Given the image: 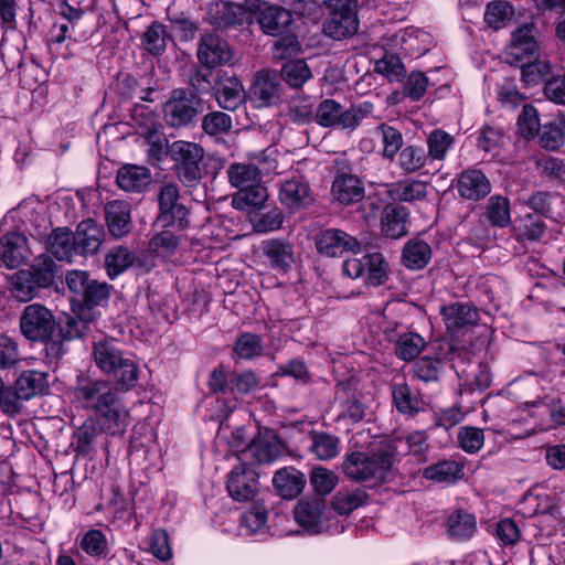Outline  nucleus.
<instances>
[{
	"label": "nucleus",
	"mask_w": 565,
	"mask_h": 565,
	"mask_svg": "<svg viewBox=\"0 0 565 565\" xmlns=\"http://www.w3.org/2000/svg\"><path fill=\"white\" fill-rule=\"evenodd\" d=\"M170 35L166 25L160 22H153L142 35V45L147 52L152 55H161L167 47Z\"/></svg>",
	"instance_id": "obj_48"
},
{
	"label": "nucleus",
	"mask_w": 565,
	"mask_h": 565,
	"mask_svg": "<svg viewBox=\"0 0 565 565\" xmlns=\"http://www.w3.org/2000/svg\"><path fill=\"white\" fill-rule=\"evenodd\" d=\"M371 111L372 105L369 103L344 109L340 103L327 98L317 106L315 121L324 128L334 127L353 131Z\"/></svg>",
	"instance_id": "obj_1"
},
{
	"label": "nucleus",
	"mask_w": 565,
	"mask_h": 565,
	"mask_svg": "<svg viewBox=\"0 0 565 565\" xmlns=\"http://www.w3.org/2000/svg\"><path fill=\"white\" fill-rule=\"evenodd\" d=\"M533 406L537 407L541 413L548 415L551 426L565 425V407L559 398L554 396H544L543 398L533 402Z\"/></svg>",
	"instance_id": "obj_64"
},
{
	"label": "nucleus",
	"mask_w": 565,
	"mask_h": 565,
	"mask_svg": "<svg viewBox=\"0 0 565 565\" xmlns=\"http://www.w3.org/2000/svg\"><path fill=\"white\" fill-rule=\"evenodd\" d=\"M198 58L202 65L212 68L228 63L232 52L225 40L217 34L207 33L200 40Z\"/></svg>",
	"instance_id": "obj_17"
},
{
	"label": "nucleus",
	"mask_w": 565,
	"mask_h": 565,
	"mask_svg": "<svg viewBox=\"0 0 565 565\" xmlns=\"http://www.w3.org/2000/svg\"><path fill=\"white\" fill-rule=\"evenodd\" d=\"M200 111V97L194 92L184 88L173 89L162 107L164 121L173 128L190 126Z\"/></svg>",
	"instance_id": "obj_4"
},
{
	"label": "nucleus",
	"mask_w": 565,
	"mask_h": 565,
	"mask_svg": "<svg viewBox=\"0 0 565 565\" xmlns=\"http://www.w3.org/2000/svg\"><path fill=\"white\" fill-rule=\"evenodd\" d=\"M19 326L22 335L31 342H43L54 335L57 329L53 312L41 303L25 306Z\"/></svg>",
	"instance_id": "obj_5"
},
{
	"label": "nucleus",
	"mask_w": 565,
	"mask_h": 565,
	"mask_svg": "<svg viewBox=\"0 0 565 565\" xmlns=\"http://www.w3.org/2000/svg\"><path fill=\"white\" fill-rule=\"evenodd\" d=\"M367 494L361 489L339 491L332 500L333 509L340 514H349L366 502Z\"/></svg>",
	"instance_id": "obj_53"
},
{
	"label": "nucleus",
	"mask_w": 565,
	"mask_h": 565,
	"mask_svg": "<svg viewBox=\"0 0 565 565\" xmlns=\"http://www.w3.org/2000/svg\"><path fill=\"white\" fill-rule=\"evenodd\" d=\"M281 94V85L277 74L259 72L250 87V98L256 107H268L276 104Z\"/></svg>",
	"instance_id": "obj_21"
},
{
	"label": "nucleus",
	"mask_w": 565,
	"mask_h": 565,
	"mask_svg": "<svg viewBox=\"0 0 565 565\" xmlns=\"http://www.w3.org/2000/svg\"><path fill=\"white\" fill-rule=\"evenodd\" d=\"M111 286L107 282H98L97 280L90 279L86 286L85 292L78 300L75 307L84 309L87 312L88 309L97 306H102L109 298Z\"/></svg>",
	"instance_id": "obj_46"
},
{
	"label": "nucleus",
	"mask_w": 565,
	"mask_h": 565,
	"mask_svg": "<svg viewBox=\"0 0 565 565\" xmlns=\"http://www.w3.org/2000/svg\"><path fill=\"white\" fill-rule=\"evenodd\" d=\"M267 510L260 504H254L241 516V529L244 534H263L266 532Z\"/></svg>",
	"instance_id": "obj_50"
},
{
	"label": "nucleus",
	"mask_w": 565,
	"mask_h": 565,
	"mask_svg": "<svg viewBox=\"0 0 565 565\" xmlns=\"http://www.w3.org/2000/svg\"><path fill=\"white\" fill-rule=\"evenodd\" d=\"M105 222L109 234L115 238L128 235L132 230L131 205L124 200L108 202L105 207Z\"/></svg>",
	"instance_id": "obj_19"
},
{
	"label": "nucleus",
	"mask_w": 565,
	"mask_h": 565,
	"mask_svg": "<svg viewBox=\"0 0 565 565\" xmlns=\"http://www.w3.org/2000/svg\"><path fill=\"white\" fill-rule=\"evenodd\" d=\"M381 135L383 143V157L393 159L403 146V136L396 128L382 124L375 129Z\"/></svg>",
	"instance_id": "obj_62"
},
{
	"label": "nucleus",
	"mask_w": 565,
	"mask_h": 565,
	"mask_svg": "<svg viewBox=\"0 0 565 565\" xmlns=\"http://www.w3.org/2000/svg\"><path fill=\"white\" fill-rule=\"evenodd\" d=\"M171 154L178 164H200L204 150L198 143L179 140L171 145Z\"/></svg>",
	"instance_id": "obj_54"
},
{
	"label": "nucleus",
	"mask_w": 565,
	"mask_h": 565,
	"mask_svg": "<svg viewBox=\"0 0 565 565\" xmlns=\"http://www.w3.org/2000/svg\"><path fill=\"white\" fill-rule=\"evenodd\" d=\"M514 13V8L509 1L493 0L487 4L484 21L493 30H499L512 21Z\"/></svg>",
	"instance_id": "obj_42"
},
{
	"label": "nucleus",
	"mask_w": 565,
	"mask_h": 565,
	"mask_svg": "<svg viewBox=\"0 0 565 565\" xmlns=\"http://www.w3.org/2000/svg\"><path fill=\"white\" fill-rule=\"evenodd\" d=\"M391 194L394 199L404 202L423 200L427 195V184L420 180L397 182L393 185Z\"/></svg>",
	"instance_id": "obj_56"
},
{
	"label": "nucleus",
	"mask_w": 565,
	"mask_h": 565,
	"mask_svg": "<svg viewBox=\"0 0 565 565\" xmlns=\"http://www.w3.org/2000/svg\"><path fill=\"white\" fill-rule=\"evenodd\" d=\"M317 252L327 257H340L344 253L358 254L360 242L349 233L339 228H327L315 236Z\"/></svg>",
	"instance_id": "obj_10"
},
{
	"label": "nucleus",
	"mask_w": 565,
	"mask_h": 565,
	"mask_svg": "<svg viewBox=\"0 0 565 565\" xmlns=\"http://www.w3.org/2000/svg\"><path fill=\"white\" fill-rule=\"evenodd\" d=\"M74 235L81 255H95L106 236L104 227L92 218L82 221Z\"/></svg>",
	"instance_id": "obj_24"
},
{
	"label": "nucleus",
	"mask_w": 565,
	"mask_h": 565,
	"mask_svg": "<svg viewBox=\"0 0 565 565\" xmlns=\"http://www.w3.org/2000/svg\"><path fill=\"white\" fill-rule=\"evenodd\" d=\"M281 77L289 86L299 88L312 77V73L303 60H294L284 64Z\"/></svg>",
	"instance_id": "obj_52"
},
{
	"label": "nucleus",
	"mask_w": 565,
	"mask_h": 565,
	"mask_svg": "<svg viewBox=\"0 0 565 565\" xmlns=\"http://www.w3.org/2000/svg\"><path fill=\"white\" fill-rule=\"evenodd\" d=\"M310 450L320 460H330L340 452V440L328 433H316L311 437Z\"/></svg>",
	"instance_id": "obj_49"
},
{
	"label": "nucleus",
	"mask_w": 565,
	"mask_h": 565,
	"mask_svg": "<svg viewBox=\"0 0 565 565\" xmlns=\"http://www.w3.org/2000/svg\"><path fill=\"white\" fill-rule=\"evenodd\" d=\"M342 271L352 279L363 278L366 285L377 287L387 279V263L381 253H372L361 258L345 259Z\"/></svg>",
	"instance_id": "obj_7"
},
{
	"label": "nucleus",
	"mask_w": 565,
	"mask_h": 565,
	"mask_svg": "<svg viewBox=\"0 0 565 565\" xmlns=\"http://www.w3.org/2000/svg\"><path fill=\"white\" fill-rule=\"evenodd\" d=\"M279 201L292 212L308 206L313 201L309 183L301 175L282 180L279 186Z\"/></svg>",
	"instance_id": "obj_14"
},
{
	"label": "nucleus",
	"mask_w": 565,
	"mask_h": 565,
	"mask_svg": "<svg viewBox=\"0 0 565 565\" xmlns=\"http://www.w3.org/2000/svg\"><path fill=\"white\" fill-rule=\"evenodd\" d=\"M390 451V449L383 446L373 455H367L362 451L352 452L345 456L342 470L347 477L355 481L383 479L385 473L393 466L392 454Z\"/></svg>",
	"instance_id": "obj_2"
},
{
	"label": "nucleus",
	"mask_w": 565,
	"mask_h": 565,
	"mask_svg": "<svg viewBox=\"0 0 565 565\" xmlns=\"http://www.w3.org/2000/svg\"><path fill=\"white\" fill-rule=\"evenodd\" d=\"M456 189L462 199L479 201L491 192L492 186L481 170L470 168L458 175Z\"/></svg>",
	"instance_id": "obj_20"
},
{
	"label": "nucleus",
	"mask_w": 565,
	"mask_h": 565,
	"mask_svg": "<svg viewBox=\"0 0 565 565\" xmlns=\"http://www.w3.org/2000/svg\"><path fill=\"white\" fill-rule=\"evenodd\" d=\"M268 198L267 189L262 184V180L253 184L250 188H246L238 191L233 196V204L235 207L244 210L247 206L259 207Z\"/></svg>",
	"instance_id": "obj_55"
},
{
	"label": "nucleus",
	"mask_w": 565,
	"mask_h": 565,
	"mask_svg": "<svg viewBox=\"0 0 565 565\" xmlns=\"http://www.w3.org/2000/svg\"><path fill=\"white\" fill-rule=\"evenodd\" d=\"M455 142L454 137L443 129H434L427 137V157L443 161Z\"/></svg>",
	"instance_id": "obj_51"
},
{
	"label": "nucleus",
	"mask_w": 565,
	"mask_h": 565,
	"mask_svg": "<svg viewBox=\"0 0 565 565\" xmlns=\"http://www.w3.org/2000/svg\"><path fill=\"white\" fill-rule=\"evenodd\" d=\"M331 9L328 18L323 22V33L328 38L341 41L353 36L359 30V20L356 17V7L344 4V7Z\"/></svg>",
	"instance_id": "obj_11"
},
{
	"label": "nucleus",
	"mask_w": 565,
	"mask_h": 565,
	"mask_svg": "<svg viewBox=\"0 0 565 565\" xmlns=\"http://www.w3.org/2000/svg\"><path fill=\"white\" fill-rule=\"evenodd\" d=\"M111 373L116 376L117 391L128 392L137 384L139 369L131 359L127 358Z\"/></svg>",
	"instance_id": "obj_61"
},
{
	"label": "nucleus",
	"mask_w": 565,
	"mask_h": 565,
	"mask_svg": "<svg viewBox=\"0 0 565 565\" xmlns=\"http://www.w3.org/2000/svg\"><path fill=\"white\" fill-rule=\"evenodd\" d=\"M427 158L422 147L411 145L399 152L398 166L406 173H413L425 167Z\"/></svg>",
	"instance_id": "obj_58"
},
{
	"label": "nucleus",
	"mask_w": 565,
	"mask_h": 565,
	"mask_svg": "<svg viewBox=\"0 0 565 565\" xmlns=\"http://www.w3.org/2000/svg\"><path fill=\"white\" fill-rule=\"evenodd\" d=\"M264 254L270 260V266L280 273H287L295 263L292 246L286 242L270 239L263 245Z\"/></svg>",
	"instance_id": "obj_37"
},
{
	"label": "nucleus",
	"mask_w": 565,
	"mask_h": 565,
	"mask_svg": "<svg viewBox=\"0 0 565 565\" xmlns=\"http://www.w3.org/2000/svg\"><path fill=\"white\" fill-rule=\"evenodd\" d=\"M25 252L26 238L20 233H8L0 239V260L10 269L24 262Z\"/></svg>",
	"instance_id": "obj_26"
},
{
	"label": "nucleus",
	"mask_w": 565,
	"mask_h": 565,
	"mask_svg": "<svg viewBox=\"0 0 565 565\" xmlns=\"http://www.w3.org/2000/svg\"><path fill=\"white\" fill-rule=\"evenodd\" d=\"M20 396L26 401L43 395L49 391L47 373L28 370L23 371L14 381Z\"/></svg>",
	"instance_id": "obj_35"
},
{
	"label": "nucleus",
	"mask_w": 565,
	"mask_h": 565,
	"mask_svg": "<svg viewBox=\"0 0 565 565\" xmlns=\"http://www.w3.org/2000/svg\"><path fill=\"white\" fill-rule=\"evenodd\" d=\"M428 447L427 436L424 431H413L385 445V448L391 450L393 463L398 457L407 454L414 455L418 460H425Z\"/></svg>",
	"instance_id": "obj_25"
},
{
	"label": "nucleus",
	"mask_w": 565,
	"mask_h": 565,
	"mask_svg": "<svg viewBox=\"0 0 565 565\" xmlns=\"http://www.w3.org/2000/svg\"><path fill=\"white\" fill-rule=\"evenodd\" d=\"M75 399L83 408L97 414L119 396L117 388L106 380L78 376L74 388Z\"/></svg>",
	"instance_id": "obj_6"
},
{
	"label": "nucleus",
	"mask_w": 565,
	"mask_h": 565,
	"mask_svg": "<svg viewBox=\"0 0 565 565\" xmlns=\"http://www.w3.org/2000/svg\"><path fill=\"white\" fill-rule=\"evenodd\" d=\"M424 477L428 480L452 483L463 477V466L455 460H443L427 467Z\"/></svg>",
	"instance_id": "obj_40"
},
{
	"label": "nucleus",
	"mask_w": 565,
	"mask_h": 565,
	"mask_svg": "<svg viewBox=\"0 0 565 565\" xmlns=\"http://www.w3.org/2000/svg\"><path fill=\"white\" fill-rule=\"evenodd\" d=\"M392 393L396 408L401 413L413 415L419 411V399L407 384L394 385Z\"/></svg>",
	"instance_id": "obj_59"
},
{
	"label": "nucleus",
	"mask_w": 565,
	"mask_h": 565,
	"mask_svg": "<svg viewBox=\"0 0 565 565\" xmlns=\"http://www.w3.org/2000/svg\"><path fill=\"white\" fill-rule=\"evenodd\" d=\"M409 212L402 205H387L381 218L382 233L386 237L401 238L406 235Z\"/></svg>",
	"instance_id": "obj_30"
},
{
	"label": "nucleus",
	"mask_w": 565,
	"mask_h": 565,
	"mask_svg": "<svg viewBox=\"0 0 565 565\" xmlns=\"http://www.w3.org/2000/svg\"><path fill=\"white\" fill-rule=\"evenodd\" d=\"M76 317H67L58 327V335L66 341L84 337L88 331L90 318L84 309L73 307Z\"/></svg>",
	"instance_id": "obj_43"
},
{
	"label": "nucleus",
	"mask_w": 565,
	"mask_h": 565,
	"mask_svg": "<svg viewBox=\"0 0 565 565\" xmlns=\"http://www.w3.org/2000/svg\"><path fill=\"white\" fill-rule=\"evenodd\" d=\"M230 183L242 191L260 181L259 170L252 163H233L227 169Z\"/></svg>",
	"instance_id": "obj_44"
},
{
	"label": "nucleus",
	"mask_w": 565,
	"mask_h": 565,
	"mask_svg": "<svg viewBox=\"0 0 565 565\" xmlns=\"http://www.w3.org/2000/svg\"><path fill=\"white\" fill-rule=\"evenodd\" d=\"M484 215L492 226L507 227L511 222L509 199L502 195L490 196L487 201Z\"/></svg>",
	"instance_id": "obj_41"
},
{
	"label": "nucleus",
	"mask_w": 565,
	"mask_h": 565,
	"mask_svg": "<svg viewBox=\"0 0 565 565\" xmlns=\"http://www.w3.org/2000/svg\"><path fill=\"white\" fill-rule=\"evenodd\" d=\"M534 26L523 24L512 33L508 56L512 62H523L534 58L537 51V42L534 38Z\"/></svg>",
	"instance_id": "obj_22"
},
{
	"label": "nucleus",
	"mask_w": 565,
	"mask_h": 565,
	"mask_svg": "<svg viewBox=\"0 0 565 565\" xmlns=\"http://www.w3.org/2000/svg\"><path fill=\"white\" fill-rule=\"evenodd\" d=\"M47 249L58 260H71L78 253L75 235L66 227L55 228L47 238Z\"/></svg>",
	"instance_id": "obj_36"
},
{
	"label": "nucleus",
	"mask_w": 565,
	"mask_h": 565,
	"mask_svg": "<svg viewBox=\"0 0 565 565\" xmlns=\"http://www.w3.org/2000/svg\"><path fill=\"white\" fill-rule=\"evenodd\" d=\"M313 100L309 96L296 95L288 104V117L297 125H306L315 120Z\"/></svg>",
	"instance_id": "obj_47"
},
{
	"label": "nucleus",
	"mask_w": 565,
	"mask_h": 565,
	"mask_svg": "<svg viewBox=\"0 0 565 565\" xmlns=\"http://www.w3.org/2000/svg\"><path fill=\"white\" fill-rule=\"evenodd\" d=\"M331 193L335 201L349 205L363 199L364 186L355 175L343 173L334 179Z\"/></svg>",
	"instance_id": "obj_28"
},
{
	"label": "nucleus",
	"mask_w": 565,
	"mask_h": 565,
	"mask_svg": "<svg viewBox=\"0 0 565 565\" xmlns=\"http://www.w3.org/2000/svg\"><path fill=\"white\" fill-rule=\"evenodd\" d=\"M305 483L303 473L292 467L279 469L273 478L275 490L284 499H294L299 495Z\"/></svg>",
	"instance_id": "obj_29"
},
{
	"label": "nucleus",
	"mask_w": 565,
	"mask_h": 565,
	"mask_svg": "<svg viewBox=\"0 0 565 565\" xmlns=\"http://www.w3.org/2000/svg\"><path fill=\"white\" fill-rule=\"evenodd\" d=\"M25 271L30 274L38 287L45 289L55 284V279L60 275V267L50 255L41 254L33 259L30 268Z\"/></svg>",
	"instance_id": "obj_33"
},
{
	"label": "nucleus",
	"mask_w": 565,
	"mask_h": 565,
	"mask_svg": "<svg viewBox=\"0 0 565 565\" xmlns=\"http://www.w3.org/2000/svg\"><path fill=\"white\" fill-rule=\"evenodd\" d=\"M116 181L118 186L127 192H141L149 184V170L128 164L118 170Z\"/></svg>",
	"instance_id": "obj_38"
},
{
	"label": "nucleus",
	"mask_w": 565,
	"mask_h": 565,
	"mask_svg": "<svg viewBox=\"0 0 565 565\" xmlns=\"http://www.w3.org/2000/svg\"><path fill=\"white\" fill-rule=\"evenodd\" d=\"M476 518L463 510H457L448 518V533L457 540L470 539L476 531Z\"/></svg>",
	"instance_id": "obj_45"
},
{
	"label": "nucleus",
	"mask_w": 565,
	"mask_h": 565,
	"mask_svg": "<svg viewBox=\"0 0 565 565\" xmlns=\"http://www.w3.org/2000/svg\"><path fill=\"white\" fill-rule=\"evenodd\" d=\"M157 199L159 213L156 224L179 231L185 230L189 225V210L180 200L178 185L172 182H163L159 188Z\"/></svg>",
	"instance_id": "obj_3"
},
{
	"label": "nucleus",
	"mask_w": 565,
	"mask_h": 565,
	"mask_svg": "<svg viewBox=\"0 0 565 565\" xmlns=\"http://www.w3.org/2000/svg\"><path fill=\"white\" fill-rule=\"evenodd\" d=\"M425 339L416 332H404L395 340V355L403 361H413L425 349Z\"/></svg>",
	"instance_id": "obj_39"
},
{
	"label": "nucleus",
	"mask_w": 565,
	"mask_h": 565,
	"mask_svg": "<svg viewBox=\"0 0 565 565\" xmlns=\"http://www.w3.org/2000/svg\"><path fill=\"white\" fill-rule=\"evenodd\" d=\"M41 288L25 270L18 271L12 280L11 292L19 301L26 302L38 296Z\"/></svg>",
	"instance_id": "obj_57"
},
{
	"label": "nucleus",
	"mask_w": 565,
	"mask_h": 565,
	"mask_svg": "<svg viewBox=\"0 0 565 565\" xmlns=\"http://www.w3.org/2000/svg\"><path fill=\"white\" fill-rule=\"evenodd\" d=\"M99 429L111 436H121L130 425V413L120 396L96 414Z\"/></svg>",
	"instance_id": "obj_15"
},
{
	"label": "nucleus",
	"mask_w": 565,
	"mask_h": 565,
	"mask_svg": "<svg viewBox=\"0 0 565 565\" xmlns=\"http://www.w3.org/2000/svg\"><path fill=\"white\" fill-rule=\"evenodd\" d=\"M210 23L217 28L253 22V11L244 6L230 2H215L209 8Z\"/></svg>",
	"instance_id": "obj_16"
},
{
	"label": "nucleus",
	"mask_w": 565,
	"mask_h": 565,
	"mask_svg": "<svg viewBox=\"0 0 565 565\" xmlns=\"http://www.w3.org/2000/svg\"><path fill=\"white\" fill-rule=\"evenodd\" d=\"M433 256L429 244L418 237L407 241L402 249V263L411 270H420L425 268Z\"/></svg>",
	"instance_id": "obj_31"
},
{
	"label": "nucleus",
	"mask_w": 565,
	"mask_h": 565,
	"mask_svg": "<svg viewBox=\"0 0 565 565\" xmlns=\"http://www.w3.org/2000/svg\"><path fill=\"white\" fill-rule=\"evenodd\" d=\"M393 42L395 46H399L401 51L407 55H423L429 51L430 46L429 34L413 26L396 33Z\"/></svg>",
	"instance_id": "obj_27"
},
{
	"label": "nucleus",
	"mask_w": 565,
	"mask_h": 565,
	"mask_svg": "<svg viewBox=\"0 0 565 565\" xmlns=\"http://www.w3.org/2000/svg\"><path fill=\"white\" fill-rule=\"evenodd\" d=\"M282 443L271 431L259 434L238 457L246 459L253 457L258 463H270L282 454Z\"/></svg>",
	"instance_id": "obj_18"
},
{
	"label": "nucleus",
	"mask_w": 565,
	"mask_h": 565,
	"mask_svg": "<svg viewBox=\"0 0 565 565\" xmlns=\"http://www.w3.org/2000/svg\"><path fill=\"white\" fill-rule=\"evenodd\" d=\"M226 490L230 497L237 502L253 500L259 491L257 472L249 463L239 460L227 475Z\"/></svg>",
	"instance_id": "obj_8"
},
{
	"label": "nucleus",
	"mask_w": 565,
	"mask_h": 565,
	"mask_svg": "<svg viewBox=\"0 0 565 565\" xmlns=\"http://www.w3.org/2000/svg\"><path fill=\"white\" fill-rule=\"evenodd\" d=\"M93 356L96 365L105 373H111L126 359L114 339L94 343Z\"/></svg>",
	"instance_id": "obj_32"
},
{
	"label": "nucleus",
	"mask_w": 565,
	"mask_h": 565,
	"mask_svg": "<svg viewBox=\"0 0 565 565\" xmlns=\"http://www.w3.org/2000/svg\"><path fill=\"white\" fill-rule=\"evenodd\" d=\"M235 353L244 360H252L259 356L263 352L262 338L254 333L241 334L234 345Z\"/></svg>",
	"instance_id": "obj_63"
},
{
	"label": "nucleus",
	"mask_w": 565,
	"mask_h": 565,
	"mask_svg": "<svg viewBox=\"0 0 565 565\" xmlns=\"http://www.w3.org/2000/svg\"><path fill=\"white\" fill-rule=\"evenodd\" d=\"M249 9L253 11V21L256 20L260 30L268 35L282 34L292 21L291 13L287 8L266 1H257Z\"/></svg>",
	"instance_id": "obj_9"
},
{
	"label": "nucleus",
	"mask_w": 565,
	"mask_h": 565,
	"mask_svg": "<svg viewBox=\"0 0 565 565\" xmlns=\"http://www.w3.org/2000/svg\"><path fill=\"white\" fill-rule=\"evenodd\" d=\"M324 499L318 495L299 500L294 509L297 523L312 534L320 533L324 530Z\"/></svg>",
	"instance_id": "obj_13"
},
{
	"label": "nucleus",
	"mask_w": 565,
	"mask_h": 565,
	"mask_svg": "<svg viewBox=\"0 0 565 565\" xmlns=\"http://www.w3.org/2000/svg\"><path fill=\"white\" fill-rule=\"evenodd\" d=\"M447 330L458 331L472 326L479 321V311L471 303L455 302L444 306L440 309Z\"/></svg>",
	"instance_id": "obj_23"
},
{
	"label": "nucleus",
	"mask_w": 565,
	"mask_h": 565,
	"mask_svg": "<svg viewBox=\"0 0 565 565\" xmlns=\"http://www.w3.org/2000/svg\"><path fill=\"white\" fill-rule=\"evenodd\" d=\"M132 266L148 273L154 267V263L147 257L139 258L132 250L122 245L111 247L105 256V269L110 279L117 278Z\"/></svg>",
	"instance_id": "obj_12"
},
{
	"label": "nucleus",
	"mask_w": 565,
	"mask_h": 565,
	"mask_svg": "<svg viewBox=\"0 0 565 565\" xmlns=\"http://www.w3.org/2000/svg\"><path fill=\"white\" fill-rule=\"evenodd\" d=\"M215 98L221 108L232 111L237 109L245 99L241 81L236 77L222 79L215 88Z\"/></svg>",
	"instance_id": "obj_34"
},
{
	"label": "nucleus",
	"mask_w": 565,
	"mask_h": 565,
	"mask_svg": "<svg viewBox=\"0 0 565 565\" xmlns=\"http://www.w3.org/2000/svg\"><path fill=\"white\" fill-rule=\"evenodd\" d=\"M164 228L149 241V249L157 255L170 256L178 249L180 237L168 227Z\"/></svg>",
	"instance_id": "obj_60"
}]
</instances>
